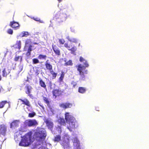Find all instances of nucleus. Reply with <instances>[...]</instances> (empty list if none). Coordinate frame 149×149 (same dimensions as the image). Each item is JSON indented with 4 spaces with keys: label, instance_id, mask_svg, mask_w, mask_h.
Returning <instances> with one entry per match:
<instances>
[{
    "label": "nucleus",
    "instance_id": "25",
    "mask_svg": "<svg viewBox=\"0 0 149 149\" xmlns=\"http://www.w3.org/2000/svg\"><path fill=\"white\" fill-rule=\"evenodd\" d=\"M64 61L65 62L64 64V65L65 66H72L73 65V63L72 60H70L67 62H66V61L65 60Z\"/></svg>",
    "mask_w": 149,
    "mask_h": 149
},
{
    "label": "nucleus",
    "instance_id": "11",
    "mask_svg": "<svg viewBox=\"0 0 149 149\" xmlns=\"http://www.w3.org/2000/svg\"><path fill=\"white\" fill-rule=\"evenodd\" d=\"M18 100L22 102V104L25 105L27 107V109L29 111H31L29 109V107H31V104L30 102L26 98H24V99H19Z\"/></svg>",
    "mask_w": 149,
    "mask_h": 149
},
{
    "label": "nucleus",
    "instance_id": "19",
    "mask_svg": "<svg viewBox=\"0 0 149 149\" xmlns=\"http://www.w3.org/2000/svg\"><path fill=\"white\" fill-rule=\"evenodd\" d=\"M48 61V60H47L46 61V63L45 64V66L46 69L49 70L50 72V71L52 70L53 67L52 65L51 64H50L49 63H47V62Z\"/></svg>",
    "mask_w": 149,
    "mask_h": 149
},
{
    "label": "nucleus",
    "instance_id": "39",
    "mask_svg": "<svg viewBox=\"0 0 149 149\" xmlns=\"http://www.w3.org/2000/svg\"><path fill=\"white\" fill-rule=\"evenodd\" d=\"M20 139V138H19V139L18 138V136L17 135H16L15 136V140L16 141H19V140Z\"/></svg>",
    "mask_w": 149,
    "mask_h": 149
},
{
    "label": "nucleus",
    "instance_id": "30",
    "mask_svg": "<svg viewBox=\"0 0 149 149\" xmlns=\"http://www.w3.org/2000/svg\"><path fill=\"white\" fill-rule=\"evenodd\" d=\"M42 97L44 102L47 105L49 104L50 102L48 98L44 96H42Z\"/></svg>",
    "mask_w": 149,
    "mask_h": 149
},
{
    "label": "nucleus",
    "instance_id": "41",
    "mask_svg": "<svg viewBox=\"0 0 149 149\" xmlns=\"http://www.w3.org/2000/svg\"><path fill=\"white\" fill-rule=\"evenodd\" d=\"M72 84L73 85V87L74 88H75V86L77 85V84L75 82H73Z\"/></svg>",
    "mask_w": 149,
    "mask_h": 149
},
{
    "label": "nucleus",
    "instance_id": "36",
    "mask_svg": "<svg viewBox=\"0 0 149 149\" xmlns=\"http://www.w3.org/2000/svg\"><path fill=\"white\" fill-rule=\"evenodd\" d=\"M20 58L21 59H22V57L21 56H15L14 59V60L15 61H17L19 58Z\"/></svg>",
    "mask_w": 149,
    "mask_h": 149
},
{
    "label": "nucleus",
    "instance_id": "31",
    "mask_svg": "<svg viewBox=\"0 0 149 149\" xmlns=\"http://www.w3.org/2000/svg\"><path fill=\"white\" fill-rule=\"evenodd\" d=\"M50 72L52 75V79H55L57 75V73L54 72L53 70L52 71H50Z\"/></svg>",
    "mask_w": 149,
    "mask_h": 149
},
{
    "label": "nucleus",
    "instance_id": "18",
    "mask_svg": "<svg viewBox=\"0 0 149 149\" xmlns=\"http://www.w3.org/2000/svg\"><path fill=\"white\" fill-rule=\"evenodd\" d=\"M39 84L41 87L44 88L45 89H46V85L45 83L42 80L41 78L39 79Z\"/></svg>",
    "mask_w": 149,
    "mask_h": 149
},
{
    "label": "nucleus",
    "instance_id": "43",
    "mask_svg": "<svg viewBox=\"0 0 149 149\" xmlns=\"http://www.w3.org/2000/svg\"><path fill=\"white\" fill-rule=\"evenodd\" d=\"M33 19L35 20V21H40V19H39L38 18H33Z\"/></svg>",
    "mask_w": 149,
    "mask_h": 149
},
{
    "label": "nucleus",
    "instance_id": "1",
    "mask_svg": "<svg viewBox=\"0 0 149 149\" xmlns=\"http://www.w3.org/2000/svg\"><path fill=\"white\" fill-rule=\"evenodd\" d=\"M65 118L66 123L69 124L67 128L70 131H72L77 127L76 120L73 116L70 114V113H65Z\"/></svg>",
    "mask_w": 149,
    "mask_h": 149
},
{
    "label": "nucleus",
    "instance_id": "48",
    "mask_svg": "<svg viewBox=\"0 0 149 149\" xmlns=\"http://www.w3.org/2000/svg\"><path fill=\"white\" fill-rule=\"evenodd\" d=\"M96 110H98V109H97V108H96Z\"/></svg>",
    "mask_w": 149,
    "mask_h": 149
},
{
    "label": "nucleus",
    "instance_id": "40",
    "mask_svg": "<svg viewBox=\"0 0 149 149\" xmlns=\"http://www.w3.org/2000/svg\"><path fill=\"white\" fill-rule=\"evenodd\" d=\"M85 61L84 58L81 56H80L79 58V61L81 62H82Z\"/></svg>",
    "mask_w": 149,
    "mask_h": 149
},
{
    "label": "nucleus",
    "instance_id": "13",
    "mask_svg": "<svg viewBox=\"0 0 149 149\" xmlns=\"http://www.w3.org/2000/svg\"><path fill=\"white\" fill-rule=\"evenodd\" d=\"M25 93L30 97H32L33 95L31 94L32 89H33L32 86L29 85H27L25 86Z\"/></svg>",
    "mask_w": 149,
    "mask_h": 149
},
{
    "label": "nucleus",
    "instance_id": "12",
    "mask_svg": "<svg viewBox=\"0 0 149 149\" xmlns=\"http://www.w3.org/2000/svg\"><path fill=\"white\" fill-rule=\"evenodd\" d=\"M25 122L26 125L29 127L36 125H38V123L35 119H30L26 120Z\"/></svg>",
    "mask_w": 149,
    "mask_h": 149
},
{
    "label": "nucleus",
    "instance_id": "8",
    "mask_svg": "<svg viewBox=\"0 0 149 149\" xmlns=\"http://www.w3.org/2000/svg\"><path fill=\"white\" fill-rule=\"evenodd\" d=\"M64 47L68 49L71 51L72 54H75V52L77 51V48L75 46H72V44L68 45V43H66L64 45Z\"/></svg>",
    "mask_w": 149,
    "mask_h": 149
},
{
    "label": "nucleus",
    "instance_id": "28",
    "mask_svg": "<svg viewBox=\"0 0 149 149\" xmlns=\"http://www.w3.org/2000/svg\"><path fill=\"white\" fill-rule=\"evenodd\" d=\"M8 103L6 100L2 101L0 102V109L3 108L5 105Z\"/></svg>",
    "mask_w": 149,
    "mask_h": 149
},
{
    "label": "nucleus",
    "instance_id": "26",
    "mask_svg": "<svg viewBox=\"0 0 149 149\" xmlns=\"http://www.w3.org/2000/svg\"><path fill=\"white\" fill-rule=\"evenodd\" d=\"M86 91V88L84 87H79L78 89V92L81 93H85Z\"/></svg>",
    "mask_w": 149,
    "mask_h": 149
},
{
    "label": "nucleus",
    "instance_id": "7",
    "mask_svg": "<svg viewBox=\"0 0 149 149\" xmlns=\"http://www.w3.org/2000/svg\"><path fill=\"white\" fill-rule=\"evenodd\" d=\"M72 140L73 143V149H81V146L80 145V141L78 139L77 137L73 138Z\"/></svg>",
    "mask_w": 149,
    "mask_h": 149
},
{
    "label": "nucleus",
    "instance_id": "32",
    "mask_svg": "<svg viewBox=\"0 0 149 149\" xmlns=\"http://www.w3.org/2000/svg\"><path fill=\"white\" fill-rule=\"evenodd\" d=\"M21 34L22 35V37H26L29 35V33L28 32L25 31L22 32Z\"/></svg>",
    "mask_w": 149,
    "mask_h": 149
},
{
    "label": "nucleus",
    "instance_id": "47",
    "mask_svg": "<svg viewBox=\"0 0 149 149\" xmlns=\"http://www.w3.org/2000/svg\"><path fill=\"white\" fill-rule=\"evenodd\" d=\"M96 110L97 111H99V110H98H98Z\"/></svg>",
    "mask_w": 149,
    "mask_h": 149
},
{
    "label": "nucleus",
    "instance_id": "29",
    "mask_svg": "<svg viewBox=\"0 0 149 149\" xmlns=\"http://www.w3.org/2000/svg\"><path fill=\"white\" fill-rule=\"evenodd\" d=\"M61 136L60 135H56L54 137V142H59L61 140Z\"/></svg>",
    "mask_w": 149,
    "mask_h": 149
},
{
    "label": "nucleus",
    "instance_id": "17",
    "mask_svg": "<svg viewBox=\"0 0 149 149\" xmlns=\"http://www.w3.org/2000/svg\"><path fill=\"white\" fill-rule=\"evenodd\" d=\"M59 106L61 108L64 109H66L71 108L72 106V104L68 102L62 103L59 104Z\"/></svg>",
    "mask_w": 149,
    "mask_h": 149
},
{
    "label": "nucleus",
    "instance_id": "20",
    "mask_svg": "<svg viewBox=\"0 0 149 149\" xmlns=\"http://www.w3.org/2000/svg\"><path fill=\"white\" fill-rule=\"evenodd\" d=\"M15 46V48L20 50L21 47V42L20 40H17L16 41V44L14 45Z\"/></svg>",
    "mask_w": 149,
    "mask_h": 149
},
{
    "label": "nucleus",
    "instance_id": "9",
    "mask_svg": "<svg viewBox=\"0 0 149 149\" xmlns=\"http://www.w3.org/2000/svg\"><path fill=\"white\" fill-rule=\"evenodd\" d=\"M7 127L6 125H0V135L5 136L6 134Z\"/></svg>",
    "mask_w": 149,
    "mask_h": 149
},
{
    "label": "nucleus",
    "instance_id": "5",
    "mask_svg": "<svg viewBox=\"0 0 149 149\" xmlns=\"http://www.w3.org/2000/svg\"><path fill=\"white\" fill-rule=\"evenodd\" d=\"M68 17V15L66 13H63V12L60 10L55 14L54 19L58 22H61L65 21Z\"/></svg>",
    "mask_w": 149,
    "mask_h": 149
},
{
    "label": "nucleus",
    "instance_id": "44",
    "mask_svg": "<svg viewBox=\"0 0 149 149\" xmlns=\"http://www.w3.org/2000/svg\"><path fill=\"white\" fill-rule=\"evenodd\" d=\"M33 44H34V45H38V43L37 42H34L33 43Z\"/></svg>",
    "mask_w": 149,
    "mask_h": 149
},
{
    "label": "nucleus",
    "instance_id": "22",
    "mask_svg": "<svg viewBox=\"0 0 149 149\" xmlns=\"http://www.w3.org/2000/svg\"><path fill=\"white\" fill-rule=\"evenodd\" d=\"M58 122L61 125H65V122L63 118H60L58 120Z\"/></svg>",
    "mask_w": 149,
    "mask_h": 149
},
{
    "label": "nucleus",
    "instance_id": "33",
    "mask_svg": "<svg viewBox=\"0 0 149 149\" xmlns=\"http://www.w3.org/2000/svg\"><path fill=\"white\" fill-rule=\"evenodd\" d=\"M36 115V113L34 111H32L31 113H30L28 114V117L29 118H33Z\"/></svg>",
    "mask_w": 149,
    "mask_h": 149
},
{
    "label": "nucleus",
    "instance_id": "10",
    "mask_svg": "<svg viewBox=\"0 0 149 149\" xmlns=\"http://www.w3.org/2000/svg\"><path fill=\"white\" fill-rule=\"evenodd\" d=\"M63 92L60 88L54 89L52 91L53 97L56 98L57 97L61 96L62 95Z\"/></svg>",
    "mask_w": 149,
    "mask_h": 149
},
{
    "label": "nucleus",
    "instance_id": "38",
    "mask_svg": "<svg viewBox=\"0 0 149 149\" xmlns=\"http://www.w3.org/2000/svg\"><path fill=\"white\" fill-rule=\"evenodd\" d=\"M59 42L60 44H63L64 43L65 41L63 39H60L59 40Z\"/></svg>",
    "mask_w": 149,
    "mask_h": 149
},
{
    "label": "nucleus",
    "instance_id": "42",
    "mask_svg": "<svg viewBox=\"0 0 149 149\" xmlns=\"http://www.w3.org/2000/svg\"><path fill=\"white\" fill-rule=\"evenodd\" d=\"M3 142L0 141V149H1L2 145V144Z\"/></svg>",
    "mask_w": 149,
    "mask_h": 149
},
{
    "label": "nucleus",
    "instance_id": "23",
    "mask_svg": "<svg viewBox=\"0 0 149 149\" xmlns=\"http://www.w3.org/2000/svg\"><path fill=\"white\" fill-rule=\"evenodd\" d=\"M66 38L69 41L73 42L76 43L77 41V40L75 38L71 37L69 36H67Z\"/></svg>",
    "mask_w": 149,
    "mask_h": 149
},
{
    "label": "nucleus",
    "instance_id": "4",
    "mask_svg": "<svg viewBox=\"0 0 149 149\" xmlns=\"http://www.w3.org/2000/svg\"><path fill=\"white\" fill-rule=\"evenodd\" d=\"M32 44V42L31 39H27L26 40L25 45L24 47V51H27L26 55L28 57L30 56L31 55V52L33 50Z\"/></svg>",
    "mask_w": 149,
    "mask_h": 149
},
{
    "label": "nucleus",
    "instance_id": "24",
    "mask_svg": "<svg viewBox=\"0 0 149 149\" xmlns=\"http://www.w3.org/2000/svg\"><path fill=\"white\" fill-rule=\"evenodd\" d=\"M18 121L15 120L13 121L10 124V127L13 128L14 127H16L18 126Z\"/></svg>",
    "mask_w": 149,
    "mask_h": 149
},
{
    "label": "nucleus",
    "instance_id": "16",
    "mask_svg": "<svg viewBox=\"0 0 149 149\" xmlns=\"http://www.w3.org/2000/svg\"><path fill=\"white\" fill-rule=\"evenodd\" d=\"M9 26L15 29H18L19 27V25L18 23L14 21L10 22Z\"/></svg>",
    "mask_w": 149,
    "mask_h": 149
},
{
    "label": "nucleus",
    "instance_id": "6",
    "mask_svg": "<svg viewBox=\"0 0 149 149\" xmlns=\"http://www.w3.org/2000/svg\"><path fill=\"white\" fill-rule=\"evenodd\" d=\"M34 136L35 139L36 141L40 142L45 139L46 134L45 131L43 130H39L34 133Z\"/></svg>",
    "mask_w": 149,
    "mask_h": 149
},
{
    "label": "nucleus",
    "instance_id": "2",
    "mask_svg": "<svg viewBox=\"0 0 149 149\" xmlns=\"http://www.w3.org/2000/svg\"><path fill=\"white\" fill-rule=\"evenodd\" d=\"M84 64L85 66L80 64L76 66L77 70L79 72L80 76L79 79L81 81L84 80L85 79L86 75L88 73V71L86 70V68L88 67L89 65L86 61Z\"/></svg>",
    "mask_w": 149,
    "mask_h": 149
},
{
    "label": "nucleus",
    "instance_id": "3",
    "mask_svg": "<svg viewBox=\"0 0 149 149\" xmlns=\"http://www.w3.org/2000/svg\"><path fill=\"white\" fill-rule=\"evenodd\" d=\"M32 134V132L30 131L23 136H21L22 139L19 145L23 146H29L31 142Z\"/></svg>",
    "mask_w": 149,
    "mask_h": 149
},
{
    "label": "nucleus",
    "instance_id": "21",
    "mask_svg": "<svg viewBox=\"0 0 149 149\" xmlns=\"http://www.w3.org/2000/svg\"><path fill=\"white\" fill-rule=\"evenodd\" d=\"M10 70L8 69L7 71L6 68H4L2 71V75L3 77H6L7 75L10 73Z\"/></svg>",
    "mask_w": 149,
    "mask_h": 149
},
{
    "label": "nucleus",
    "instance_id": "37",
    "mask_svg": "<svg viewBox=\"0 0 149 149\" xmlns=\"http://www.w3.org/2000/svg\"><path fill=\"white\" fill-rule=\"evenodd\" d=\"M7 32L8 34L10 35L12 34L13 33V30L10 29H8Z\"/></svg>",
    "mask_w": 149,
    "mask_h": 149
},
{
    "label": "nucleus",
    "instance_id": "15",
    "mask_svg": "<svg viewBox=\"0 0 149 149\" xmlns=\"http://www.w3.org/2000/svg\"><path fill=\"white\" fill-rule=\"evenodd\" d=\"M52 47L54 52L56 55L58 56L61 55L60 50L56 45H54V44H53L52 45Z\"/></svg>",
    "mask_w": 149,
    "mask_h": 149
},
{
    "label": "nucleus",
    "instance_id": "27",
    "mask_svg": "<svg viewBox=\"0 0 149 149\" xmlns=\"http://www.w3.org/2000/svg\"><path fill=\"white\" fill-rule=\"evenodd\" d=\"M65 74V72L63 71H62L60 74V76L58 79L59 80L60 82H61L63 81V79L64 78Z\"/></svg>",
    "mask_w": 149,
    "mask_h": 149
},
{
    "label": "nucleus",
    "instance_id": "35",
    "mask_svg": "<svg viewBox=\"0 0 149 149\" xmlns=\"http://www.w3.org/2000/svg\"><path fill=\"white\" fill-rule=\"evenodd\" d=\"M32 61L33 64H36L39 63V61L36 58H34L33 59Z\"/></svg>",
    "mask_w": 149,
    "mask_h": 149
},
{
    "label": "nucleus",
    "instance_id": "14",
    "mask_svg": "<svg viewBox=\"0 0 149 149\" xmlns=\"http://www.w3.org/2000/svg\"><path fill=\"white\" fill-rule=\"evenodd\" d=\"M45 122L48 128L50 130H52L54 127L53 123L51 120L48 119H46Z\"/></svg>",
    "mask_w": 149,
    "mask_h": 149
},
{
    "label": "nucleus",
    "instance_id": "45",
    "mask_svg": "<svg viewBox=\"0 0 149 149\" xmlns=\"http://www.w3.org/2000/svg\"><path fill=\"white\" fill-rule=\"evenodd\" d=\"M59 3L61 2L63 0H58Z\"/></svg>",
    "mask_w": 149,
    "mask_h": 149
},
{
    "label": "nucleus",
    "instance_id": "34",
    "mask_svg": "<svg viewBox=\"0 0 149 149\" xmlns=\"http://www.w3.org/2000/svg\"><path fill=\"white\" fill-rule=\"evenodd\" d=\"M38 58L39 59H46L47 58V56L46 55H43L42 54H40L38 56Z\"/></svg>",
    "mask_w": 149,
    "mask_h": 149
},
{
    "label": "nucleus",
    "instance_id": "46",
    "mask_svg": "<svg viewBox=\"0 0 149 149\" xmlns=\"http://www.w3.org/2000/svg\"><path fill=\"white\" fill-rule=\"evenodd\" d=\"M20 130V131H21V132H23L22 130V129H21V130Z\"/></svg>",
    "mask_w": 149,
    "mask_h": 149
}]
</instances>
